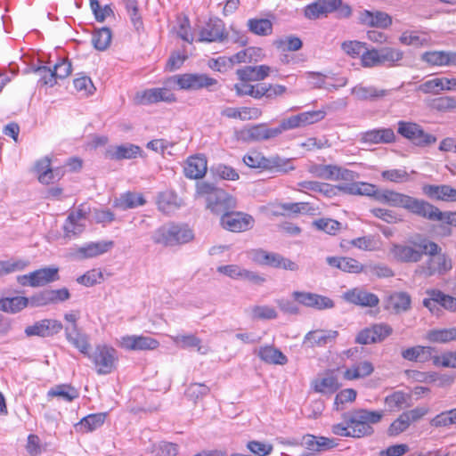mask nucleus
<instances>
[{
	"instance_id": "37",
	"label": "nucleus",
	"mask_w": 456,
	"mask_h": 456,
	"mask_svg": "<svg viewBox=\"0 0 456 456\" xmlns=\"http://www.w3.org/2000/svg\"><path fill=\"white\" fill-rule=\"evenodd\" d=\"M170 338L175 346L182 349L197 347L198 352L201 354H206L209 351L208 346H201V339L193 334L170 336Z\"/></svg>"
},
{
	"instance_id": "4",
	"label": "nucleus",
	"mask_w": 456,
	"mask_h": 456,
	"mask_svg": "<svg viewBox=\"0 0 456 456\" xmlns=\"http://www.w3.org/2000/svg\"><path fill=\"white\" fill-rule=\"evenodd\" d=\"M334 12L338 18H348L352 14L351 7L342 0H316L305 6L304 13L309 20H317Z\"/></svg>"
},
{
	"instance_id": "12",
	"label": "nucleus",
	"mask_w": 456,
	"mask_h": 456,
	"mask_svg": "<svg viewBox=\"0 0 456 456\" xmlns=\"http://www.w3.org/2000/svg\"><path fill=\"white\" fill-rule=\"evenodd\" d=\"M87 215V208L84 205H80L77 209L72 210L63 224V237L71 240L82 234L86 229Z\"/></svg>"
},
{
	"instance_id": "8",
	"label": "nucleus",
	"mask_w": 456,
	"mask_h": 456,
	"mask_svg": "<svg viewBox=\"0 0 456 456\" xmlns=\"http://www.w3.org/2000/svg\"><path fill=\"white\" fill-rule=\"evenodd\" d=\"M397 132L403 137L419 147H427L436 142V137L426 133L419 125L413 122L399 121Z\"/></svg>"
},
{
	"instance_id": "11",
	"label": "nucleus",
	"mask_w": 456,
	"mask_h": 456,
	"mask_svg": "<svg viewBox=\"0 0 456 456\" xmlns=\"http://www.w3.org/2000/svg\"><path fill=\"white\" fill-rule=\"evenodd\" d=\"M324 111L314 110L302 112L297 115L284 118L281 121L278 126H275L277 136L281 135L287 130L295 129L321 121L324 118Z\"/></svg>"
},
{
	"instance_id": "2",
	"label": "nucleus",
	"mask_w": 456,
	"mask_h": 456,
	"mask_svg": "<svg viewBox=\"0 0 456 456\" xmlns=\"http://www.w3.org/2000/svg\"><path fill=\"white\" fill-rule=\"evenodd\" d=\"M383 416L382 411L359 409L352 411L346 419V424L349 425L351 430V436L361 438L371 436L374 433L371 425L380 422Z\"/></svg>"
},
{
	"instance_id": "51",
	"label": "nucleus",
	"mask_w": 456,
	"mask_h": 456,
	"mask_svg": "<svg viewBox=\"0 0 456 456\" xmlns=\"http://www.w3.org/2000/svg\"><path fill=\"white\" fill-rule=\"evenodd\" d=\"M66 338L83 354L88 357V354H91L89 353L90 344L85 334H81L77 330L70 332L69 329L66 328Z\"/></svg>"
},
{
	"instance_id": "34",
	"label": "nucleus",
	"mask_w": 456,
	"mask_h": 456,
	"mask_svg": "<svg viewBox=\"0 0 456 456\" xmlns=\"http://www.w3.org/2000/svg\"><path fill=\"white\" fill-rule=\"evenodd\" d=\"M141 148L137 145L126 143L114 146L106 151V157L112 160L135 159L141 154Z\"/></svg>"
},
{
	"instance_id": "23",
	"label": "nucleus",
	"mask_w": 456,
	"mask_h": 456,
	"mask_svg": "<svg viewBox=\"0 0 456 456\" xmlns=\"http://www.w3.org/2000/svg\"><path fill=\"white\" fill-rule=\"evenodd\" d=\"M208 170V160L205 155L197 154L187 159L183 167L184 175L189 179H201Z\"/></svg>"
},
{
	"instance_id": "54",
	"label": "nucleus",
	"mask_w": 456,
	"mask_h": 456,
	"mask_svg": "<svg viewBox=\"0 0 456 456\" xmlns=\"http://www.w3.org/2000/svg\"><path fill=\"white\" fill-rule=\"evenodd\" d=\"M152 240L164 246H175L173 224L164 225L157 229Z\"/></svg>"
},
{
	"instance_id": "50",
	"label": "nucleus",
	"mask_w": 456,
	"mask_h": 456,
	"mask_svg": "<svg viewBox=\"0 0 456 456\" xmlns=\"http://www.w3.org/2000/svg\"><path fill=\"white\" fill-rule=\"evenodd\" d=\"M112 33L110 28L103 27L93 33L92 43L99 51L106 50L111 42Z\"/></svg>"
},
{
	"instance_id": "33",
	"label": "nucleus",
	"mask_w": 456,
	"mask_h": 456,
	"mask_svg": "<svg viewBox=\"0 0 456 456\" xmlns=\"http://www.w3.org/2000/svg\"><path fill=\"white\" fill-rule=\"evenodd\" d=\"M112 246V241L90 242L79 247L75 254L79 259L92 258L109 251Z\"/></svg>"
},
{
	"instance_id": "21",
	"label": "nucleus",
	"mask_w": 456,
	"mask_h": 456,
	"mask_svg": "<svg viewBox=\"0 0 456 456\" xmlns=\"http://www.w3.org/2000/svg\"><path fill=\"white\" fill-rule=\"evenodd\" d=\"M120 346L126 350H155L159 346V342L149 336L130 335L121 338Z\"/></svg>"
},
{
	"instance_id": "17",
	"label": "nucleus",
	"mask_w": 456,
	"mask_h": 456,
	"mask_svg": "<svg viewBox=\"0 0 456 456\" xmlns=\"http://www.w3.org/2000/svg\"><path fill=\"white\" fill-rule=\"evenodd\" d=\"M236 208V200L223 189L217 191L206 203V208L217 216H223Z\"/></svg>"
},
{
	"instance_id": "59",
	"label": "nucleus",
	"mask_w": 456,
	"mask_h": 456,
	"mask_svg": "<svg viewBox=\"0 0 456 456\" xmlns=\"http://www.w3.org/2000/svg\"><path fill=\"white\" fill-rule=\"evenodd\" d=\"M178 453V445L169 442H160L152 446V456H175Z\"/></svg>"
},
{
	"instance_id": "43",
	"label": "nucleus",
	"mask_w": 456,
	"mask_h": 456,
	"mask_svg": "<svg viewBox=\"0 0 456 456\" xmlns=\"http://www.w3.org/2000/svg\"><path fill=\"white\" fill-rule=\"evenodd\" d=\"M313 386L315 392L332 394L336 392L341 385L336 376L332 373H327L324 378L314 380Z\"/></svg>"
},
{
	"instance_id": "53",
	"label": "nucleus",
	"mask_w": 456,
	"mask_h": 456,
	"mask_svg": "<svg viewBox=\"0 0 456 456\" xmlns=\"http://www.w3.org/2000/svg\"><path fill=\"white\" fill-rule=\"evenodd\" d=\"M410 399L411 396L408 394L403 391H395L386 396L385 403L390 411L401 410L403 407L408 406Z\"/></svg>"
},
{
	"instance_id": "6",
	"label": "nucleus",
	"mask_w": 456,
	"mask_h": 456,
	"mask_svg": "<svg viewBox=\"0 0 456 456\" xmlns=\"http://www.w3.org/2000/svg\"><path fill=\"white\" fill-rule=\"evenodd\" d=\"M99 375H107L115 369L118 362V352L107 345H97L94 350L88 354Z\"/></svg>"
},
{
	"instance_id": "1",
	"label": "nucleus",
	"mask_w": 456,
	"mask_h": 456,
	"mask_svg": "<svg viewBox=\"0 0 456 456\" xmlns=\"http://www.w3.org/2000/svg\"><path fill=\"white\" fill-rule=\"evenodd\" d=\"M437 250V243L424 238L419 242L411 241V245L393 244L390 253L397 262L419 263L424 255H434Z\"/></svg>"
},
{
	"instance_id": "9",
	"label": "nucleus",
	"mask_w": 456,
	"mask_h": 456,
	"mask_svg": "<svg viewBox=\"0 0 456 456\" xmlns=\"http://www.w3.org/2000/svg\"><path fill=\"white\" fill-rule=\"evenodd\" d=\"M237 141L243 142L267 141L278 137L275 127H269L265 123L246 126L235 131Z\"/></svg>"
},
{
	"instance_id": "57",
	"label": "nucleus",
	"mask_w": 456,
	"mask_h": 456,
	"mask_svg": "<svg viewBox=\"0 0 456 456\" xmlns=\"http://www.w3.org/2000/svg\"><path fill=\"white\" fill-rule=\"evenodd\" d=\"M221 190V188L216 187L214 183L201 181L196 183V198H204L206 203L214 197L217 191Z\"/></svg>"
},
{
	"instance_id": "63",
	"label": "nucleus",
	"mask_w": 456,
	"mask_h": 456,
	"mask_svg": "<svg viewBox=\"0 0 456 456\" xmlns=\"http://www.w3.org/2000/svg\"><path fill=\"white\" fill-rule=\"evenodd\" d=\"M433 109L438 111H451L456 110V98L454 96H442L432 102Z\"/></svg>"
},
{
	"instance_id": "16",
	"label": "nucleus",
	"mask_w": 456,
	"mask_h": 456,
	"mask_svg": "<svg viewBox=\"0 0 456 456\" xmlns=\"http://www.w3.org/2000/svg\"><path fill=\"white\" fill-rule=\"evenodd\" d=\"M392 331V328L387 324H374L361 330L355 338V342L361 345L381 342L391 335Z\"/></svg>"
},
{
	"instance_id": "29",
	"label": "nucleus",
	"mask_w": 456,
	"mask_h": 456,
	"mask_svg": "<svg viewBox=\"0 0 456 456\" xmlns=\"http://www.w3.org/2000/svg\"><path fill=\"white\" fill-rule=\"evenodd\" d=\"M338 336V332L337 330H311L305 336L304 345H308L310 347L325 346L334 342Z\"/></svg>"
},
{
	"instance_id": "38",
	"label": "nucleus",
	"mask_w": 456,
	"mask_h": 456,
	"mask_svg": "<svg viewBox=\"0 0 456 456\" xmlns=\"http://www.w3.org/2000/svg\"><path fill=\"white\" fill-rule=\"evenodd\" d=\"M59 269L57 267H45L32 272L31 287H42L59 280Z\"/></svg>"
},
{
	"instance_id": "30",
	"label": "nucleus",
	"mask_w": 456,
	"mask_h": 456,
	"mask_svg": "<svg viewBox=\"0 0 456 456\" xmlns=\"http://www.w3.org/2000/svg\"><path fill=\"white\" fill-rule=\"evenodd\" d=\"M421 60L432 66H456V52H426L421 55Z\"/></svg>"
},
{
	"instance_id": "27",
	"label": "nucleus",
	"mask_w": 456,
	"mask_h": 456,
	"mask_svg": "<svg viewBox=\"0 0 456 456\" xmlns=\"http://www.w3.org/2000/svg\"><path fill=\"white\" fill-rule=\"evenodd\" d=\"M338 445L336 439L306 434L302 436V446L314 453L332 449Z\"/></svg>"
},
{
	"instance_id": "42",
	"label": "nucleus",
	"mask_w": 456,
	"mask_h": 456,
	"mask_svg": "<svg viewBox=\"0 0 456 456\" xmlns=\"http://www.w3.org/2000/svg\"><path fill=\"white\" fill-rule=\"evenodd\" d=\"M374 371V367L370 362L364 361L353 365L344 372V379L354 380L370 376Z\"/></svg>"
},
{
	"instance_id": "20",
	"label": "nucleus",
	"mask_w": 456,
	"mask_h": 456,
	"mask_svg": "<svg viewBox=\"0 0 456 456\" xmlns=\"http://www.w3.org/2000/svg\"><path fill=\"white\" fill-rule=\"evenodd\" d=\"M362 144H387L395 141V134L392 128H375L362 132L359 135Z\"/></svg>"
},
{
	"instance_id": "39",
	"label": "nucleus",
	"mask_w": 456,
	"mask_h": 456,
	"mask_svg": "<svg viewBox=\"0 0 456 456\" xmlns=\"http://www.w3.org/2000/svg\"><path fill=\"white\" fill-rule=\"evenodd\" d=\"M145 202L146 200L142 193L127 191L116 199L114 206L121 210H126L142 206Z\"/></svg>"
},
{
	"instance_id": "31",
	"label": "nucleus",
	"mask_w": 456,
	"mask_h": 456,
	"mask_svg": "<svg viewBox=\"0 0 456 456\" xmlns=\"http://www.w3.org/2000/svg\"><path fill=\"white\" fill-rule=\"evenodd\" d=\"M326 262L330 266L349 273H360L364 269L358 260L347 256H328Z\"/></svg>"
},
{
	"instance_id": "52",
	"label": "nucleus",
	"mask_w": 456,
	"mask_h": 456,
	"mask_svg": "<svg viewBox=\"0 0 456 456\" xmlns=\"http://www.w3.org/2000/svg\"><path fill=\"white\" fill-rule=\"evenodd\" d=\"M106 415V413L89 414L84 417L77 426L80 427L82 431L91 432L103 425Z\"/></svg>"
},
{
	"instance_id": "3",
	"label": "nucleus",
	"mask_w": 456,
	"mask_h": 456,
	"mask_svg": "<svg viewBox=\"0 0 456 456\" xmlns=\"http://www.w3.org/2000/svg\"><path fill=\"white\" fill-rule=\"evenodd\" d=\"M357 195L371 196L377 201L409 210L412 197L392 190H378L373 184L358 183Z\"/></svg>"
},
{
	"instance_id": "60",
	"label": "nucleus",
	"mask_w": 456,
	"mask_h": 456,
	"mask_svg": "<svg viewBox=\"0 0 456 456\" xmlns=\"http://www.w3.org/2000/svg\"><path fill=\"white\" fill-rule=\"evenodd\" d=\"M361 63L364 68H373L380 66L379 49L365 47L361 54Z\"/></svg>"
},
{
	"instance_id": "7",
	"label": "nucleus",
	"mask_w": 456,
	"mask_h": 456,
	"mask_svg": "<svg viewBox=\"0 0 456 456\" xmlns=\"http://www.w3.org/2000/svg\"><path fill=\"white\" fill-rule=\"evenodd\" d=\"M429 257L419 265L415 271L416 273L424 277H431L433 275H444L452 268L451 258L442 253L441 247L438 246V250L434 255H428Z\"/></svg>"
},
{
	"instance_id": "44",
	"label": "nucleus",
	"mask_w": 456,
	"mask_h": 456,
	"mask_svg": "<svg viewBox=\"0 0 456 456\" xmlns=\"http://www.w3.org/2000/svg\"><path fill=\"white\" fill-rule=\"evenodd\" d=\"M158 207L161 212L170 214L180 207V200L173 191H164L158 197Z\"/></svg>"
},
{
	"instance_id": "49",
	"label": "nucleus",
	"mask_w": 456,
	"mask_h": 456,
	"mask_svg": "<svg viewBox=\"0 0 456 456\" xmlns=\"http://www.w3.org/2000/svg\"><path fill=\"white\" fill-rule=\"evenodd\" d=\"M264 169L281 173H287L289 170H293L294 167L291 165L289 159H284L276 155L269 158H265Z\"/></svg>"
},
{
	"instance_id": "26",
	"label": "nucleus",
	"mask_w": 456,
	"mask_h": 456,
	"mask_svg": "<svg viewBox=\"0 0 456 456\" xmlns=\"http://www.w3.org/2000/svg\"><path fill=\"white\" fill-rule=\"evenodd\" d=\"M422 191L431 200L447 202L456 201V189L447 184H426L422 187Z\"/></svg>"
},
{
	"instance_id": "24",
	"label": "nucleus",
	"mask_w": 456,
	"mask_h": 456,
	"mask_svg": "<svg viewBox=\"0 0 456 456\" xmlns=\"http://www.w3.org/2000/svg\"><path fill=\"white\" fill-rule=\"evenodd\" d=\"M358 20L362 25L379 28H387L392 24V18L381 11L363 10L359 12Z\"/></svg>"
},
{
	"instance_id": "62",
	"label": "nucleus",
	"mask_w": 456,
	"mask_h": 456,
	"mask_svg": "<svg viewBox=\"0 0 456 456\" xmlns=\"http://www.w3.org/2000/svg\"><path fill=\"white\" fill-rule=\"evenodd\" d=\"M175 245L184 244L193 239V232L186 226L173 224Z\"/></svg>"
},
{
	"instance_id": "47",
	"label": "nucleus",
	"mask_w": 456,
	"mask_h": 456,
	"mask_svg": "<svg viewBox=\"0 0 456 456\" xmlns=\"http://www.w3.org/2000/svg\"><path fill=\"white\" fill-rule=\"evenodd\" d=\"M427 339L432 343H448L456 340V327L435 329L427 333Z\"/></svg>"
},
{
	"instance_id": "64",
	"label": "nucleus",
	"mask_w": 456,
	"mask_h": 456,
	"mask_svg": "<svg viewBox=\"0 0 456 456\" xmlns=\"http://www.w3.org/2000/svg\"><path fill=\"white\" fill-rule=\"evenodd\" d=\"M102 280V273L98 269H92L86 272L85 274L79 276L77 281L86 287H92L97 283H100Z\"/></svg>"
},
{
	"instance_id": "18",
	"label": "nucleus",
	"mask_w": 456,
	"mask_h": 456,
	"mask_svg": "<svg viewBox=\"0 0 456 456\" xmlns=\"http://www.w3.org/2000/svg\"><path fill=\"white\" fill-rule=\"evenodd\" d=\"M342 298L362 307H374L379 303L378 296L361 288H354L343 293Z\"/></svg>"
},
{
	"instance_id": "48",
	"label": "nucleus",
	"mask_w": 456,
	"mask_h": 456,
	"mask_svg": "<svg viewBox=\"0 0 456 456\" xmlns=\"http://www.w3.org/2000/svg\"><path fill=\"white\" fill-rule=\"evenodd\" d=\"M247 25L248 30L257 36L265 37L273 32V23L268 19H249Z\"/></svg>"
},
{
	"instance_id": "35",
	"label": "nucleus",
	"mask_w": 456,
	"mask_h": 456,
	"mask_svg": "<svg viewBox=\"0 0 456 456\" xmlns=\"http://www.w3.org/2000/svg\"><path fill=\"white\" fill-rule=\"evenodd\" d=\"M389 90L379 89L375 86H355L351 94L359 101H375L389 94Z\"/></svg>"
},
{
	"instance_id": "55",
	"label": "nucleus",
	"mask_w": 456,
	"mask_h": 456,
	"mask_svg": "<svg viewBox=\"0 0 456 456\" xmlns=\"http://www.w3.org/2000/svg\"><path fill=\"white\" fill-rule=\"evenodd\" d=\"M411 302V297L406 292H396L389 297V305L396 313L407 311Z\"/></svg>"
},
{
	"instance_id": "22",
	"label": "nucleus",
	"mask_w": 456,
	"mask_h": 456,
	"mask_svg": "<svg viewBox=\"0 0 456 456\" xmlns=\"http://www.w3.org/2000/svg\"><path fill=\"white\" fill-rule=\"evenodd\" d=\"M175 95L167 88H151L136 94V102L139 104H150L159 102H174Z\"/></svg>"
},
{
	"instance_id": "32",
	"label": "nucleus",
	"mask_w": 456,
	"mask_h": 456,
	"mask_svg": "<svg viewBox=\"0 0 456 456\" xmlns=\"http://www.w3.org/2000/svg\"><path fill=\"white\" fill-rule=\"evenodd\" d=\"M200 36V41L205 42L223 41L227 37L220 20H210L201 29Z\"/></svg>"
},
{
	"instance_id": "56",
	"label": "nucleus",
	"mask_w": 456,
	"mask_h": 456,
	"mask_svg": "<svg viewBox=\"0 0 456 456\" xmlns=\"http://www.w3.org/2000/svg\"><path fill=\"white\" fill-rule=\"evenodd\" d=\"M430 297H436L434 299L438 301V305L450 312H456V297L446 295L441 290L431 289L427 291Z\"/></svg>"
},
{
	"instance_id": "5",
	"label": "nucleus",
	"mask_w": 456,
	"mask_h": 456,
	"mask_svg": "<svg viewBox=\"0 0 456 456\" xmlns=\"http://www.w3.org/2000/svg\"><path fill=\"white\" fill-rule=\"evenodd\" d=\"M408 211L422 218L430 221L444 222L447 224H451V226L456 227V212L441 211L437 207L424 200L412 197Z\"/></svg>"
},
{
	"instance_id": "61",
	"label": "nucleus",
	"mask_w": 456,
	"mask_h": 456,
	"mask_svg": "<svg viewBox=\"0 0 456 456\" xmlns=\"http://www.w3.org/2000/svg\"><path fill=\"white\" fill-rule=\"evenodd\" d=\"M366 47V43L356 40L345 41L341 44V49L350 57H361V54Z\"/></svg>"
},
{
	"instance_id": "10",
	"label": "nucleus",
	"mask_w": 456,
	"mask_h": 456,
	"mask_svg": "<svg viewBox=\"0 0 456 456\" xmlns=\"http://www.w3.org/2000/svg\"><path fill=\"white\" fill-rule=\"evenodd\" d=\"M172 79L183 90L195 91L207 88L209 91H213V87L218 85V81L216 78L210 77L206 74L186 73L175 76Z\"/></svg>"
},
{
	"instance_id": "19",
	"label": "nucleus",
	"mask_w": 456,
	"mask_h": 456,
	"mask_svg": "<svg viewBox=\"0 0 456 456\" xmlns=\"http://www.w3.org/2000/svg\"><path fill=\"white\" fill-rule=\"evenodd\" d=\"M217 272L232 279L244 280L256 285H260L265 281V279L258 273L244 269L237 265L218 266Z\"/></svg>"
},
{
	"instance_id": "36",
	"label": "nucleus",
	"mask_w": 456,
	"mask_h": 456,
	"mask_svg": "<svg viewBox=\"0 0 456 456\" xmlns=\"http://www.w3.org/2000/svg\"><path fill=\"white\" fill-rule=\"evenodd\" d=\"M434 351L435 348L431 346H415L403 350L402 357L411 362H426L433 360Z\"/></svg>"
},
{
	"instance_id": "45",
	"label": "nucleus",
	"mask_w": 456,
	"mask_h": 456,
	"mask_svg": "<svg viewBox=\"0 0 456 456\" xmlns=\"http://www.w3.org/2000/svg\"><path fill=\"white\" fill-rule=\"evenodd\" d=\"M28 297H26L0 298V310L6 313L16 314L28 306Z\"/></svg>"
},
{
	"instance_id": "41",
	"label": "nucleus",
	"mask_w": 456,
	"mask_h": 456,
	"mask_svg": "<svg viewBox=\"0 0 456 456\" xmlns=\"http://www.w3.org/2000/svg\"><path fill=\"white\" fill-rule=\"evenodd\" d=\"M79 396L77 388L69 384H61L54 386L47 392V397H59L65 402H72Z\"/></svg>"
},
{
	"instance_id": "13",
	"label": "nucleus",
	"mask_w": 456,
	"mask_h": 456,
	"mask_svg": "<svg viewBox=\"0 0 456 456\" xmlns=\"http://www.w3.org/2000/svg\"><path fill=\"white\" fill-rule=\"evenodd\" d=\"M254 218L246 213L230 210L220 218L221 226L232 232H241L251 229L254 225Z\"/></svg>"
},
{
	"instance_id": "58",
	"label": "nucleus",
	"mask_w": 456,
	"mask_h": 456,
	"mask_svg": "<svg viewBox=\"0 0 456 456\" xmlns=\"http://www.w3.org/2000/svg\"><path fill=\"white\" fill-rule=\"evenodd\" d=\"M313 225L316 229L323 231L330 235H335L341 228V224L331 218H320L318 220H314Z\"/></svg>"
},
{
	"instance_id": "15",
	"label": "nucleus",
	"mask_w": 456,
	"mask_h": 456,
	"mask_svg": "<svg viewBox=\"0 0 456 456\" xmlns=\"http://www.w3.org/2000/svg\"><path fill=\"white\" fill-rule=\"evenodd\" d=\"M63 329L62 323L54 319H43L25 328L27 337L37 336L40 338L53 337Z\"/></svg>"
},
{
	"instance_id": "46",
	"label": "nucleus",
	"mask_w": 456,
	"mask_h": 456,
	"mask_svg": "<svg viewBox=\"0 0 456 456\" xmlns=\"http://www.w3.org/2000/svg\"><path fill=\"white\" fill-rule=\"evenodd\" d=\"M380 66L387 65L394 67L399 65L403 58V52L397 48L393 47H382L379 49Z\"/></svg>"
},
{
	"instance_id": "14",
	"label": "nucleus",
	"mask_w": 456,
	"mask_h": 456,
	"mask_svg": "<svg viewBox=\"0 0 456 456\" xmlns=\"http://www.w3.org/2000/svg\"><path fill=\"white\" fill-rule=\"evenodd\" d=\"M291 297L297 303L320 311L331 309L335 305L331 298L313 292L296 290L291 293Z\"/></svg>"
},
{
	"instance_id": "25",
	"label": "nucleus",
	"mask_w": 456,
	"mask_h": 456,
	"mask_svg": "<svg viewBox=\"0 0 456 456\" xmlns=\"http://www.w3.org/2000/svg\"><path fill=\"white\" fill-rule=\"evenodd\" d=\"M418 91L423 94H437L441 91H456V78L436 77L419 86Z\"/></svg>"
},
{
	"instance_id": "40",
	"label": "nucleus",
	"mask_w": 456,
	"mask_h": 456,
	"mask_svg": "<svg viewBox=\"0 0 456 456\" xmlns=\"http://www.w3.org/2000/svg\"><path fill=\"white\" fill-rule=\"evenodd\" d=\"M257 355L262 361L269 364L284 365L288 362L286 355L281 351L271 346L260 347Z\"/></svg>"
},
{
	"instance_id": "28",
	"label": "nucleus",
	"mask_w": 456,
	"mask_h": 456,
	"mask_svg": "<svg viewBox=\"0 0 456 456\" xmlns=\"http://www.w3.org/2000/svg\"><path fill=\"white\" fill-rule=\"evenodd\" d=\"M273 69L267 65L245 66L237 69L236 74L240 81H262L266 78Z\"/></svg>"
}]
</instances>
